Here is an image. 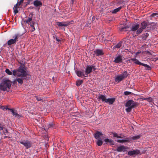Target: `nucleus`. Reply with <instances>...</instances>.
<instances>
[{
    "label": "nucleus",
    "mask_w": 158,
    "mask_h": 158,
    "mask_svg": "<svg viewBox=\"0 0 158 158\" xmlns=\"http://www.w3.org/2000/svg\"><path fill=\"white\" fill-rule=\"evenodd\" d=\"M148 25L147 22L146 21H143L140 24V27L136 31V34L138 35L141 33L143 30L145 29Z\"/></svg>",
    "instance_id": "39448f33"
},
{
    "label": "nucleus",
    "mask_w": 158,
    "mask_h": 158,
    "mask_svg": "<svg viewBox=\"0 0 158 158\" xmlns=\"http://www.w3.org/2000/svg\"><path fill=\"white\" fill-rule=\"evenodd\" d=\"M114 62L116 63H121L123 62L122 56L118 55L115 58Z\"/></svg>",
    "instance_id": "ddd939ff"
},
{
    "label": "nucleus",
    "mask_w": 158,
    "mask_h": 158,
    "mask_svg": "<svg viewBox=\"0 0 158 158\" xmlns=\"http://www.w3.org/2000/svg\"><path fill=\"white\" fill-rule=\"evenodd\" d=\"M149 35V34L148 33L144 34L143 35V38L145 39Z\"/></svg>",
    "instance_id": "4c0bfd02"
},
{
    "label": "nucleus",
    "mask_w": 158,
    "mask_h": 158,
    "mask_svg": "<svg viewBox=\"0 0 158 158\" xmlns=\"http://www.w3.org/2000/svg\"><path fill=\"white\" fill-rule=\"evenodd\" d=\"M92 67L90 65H87L85 69V73L83 74L82 76L84 77H87L88 76V75L92 72Z\"/></svg>",
    "instance_id": "1a4fd4ad"
},
{
    "label": "nucleus",
    "mask_w": 158,
    "mask_h": 158,
    "mask_svg": "<svg viewBox=\"0 0 158 158\" xmlns=\"http://www.w3.org/2000/svg\"><path fill=\"white\" fill-rule=\"evenodd\" d=\"M6 110H10L12 113V114L14 113V112L15 111V110H14L13 109H10V108H8V107H6Z\"/></svg>",
    "instance_id": "a19ab883"
},
{
    "label": "nucleus",
    "mask_w": 158,
    "mask_h": 158,
    "mask_svg": "<svg viewBox=\"0 0 158 158\" xmlns=\"http://www.w3.org/2000/svg\"><path fill=\"white\" fill-rule=\"evenodd\" d=\"M35 23L34 22H32L31 23H30V26L32 27V29L31 30V31L33 32L35 30V28L34 26V24Z\"/></svg>",
    "instance_id": "c756f323"
},
{
    "label": "nucleus",
    "mask_w": 158,
    "mask_h": 158,
    "mask_svg": "<svg viewBox=\"0 0 158 158\" xmlns=\"http://www.w3.org/2000/svg\"><path fill=\"white\" fill-rule=\"evenodd\" d=\"M121 7H119L118 8L114 9L112 12V13L113 14H115L117 12L119 11L121 9Z\"/></svg>",
    "instance_id": "c85d7f7f"
},
{
    "label": "nucleus",
    "mask_w": 158,
    "mask_h": 158,
    "mask_svg": "<svg viewBox=\"0 0 158 158\" xmlns=\"http://www.w3.org/2000/svg\"><path fill=\"white\" fill-rule=\"evenodd\" d=\"M127 27H121L119 29V30L120 31H127L126 29Z\"/></svg>",
    "instance_id": "e433bc0d"
},
{
    "label": "nucleus",
    "mask_w": 158,
    "mask_h": 158,
    "mask_svg": "<svg viewBox=\"0 0 158 158\" xmlns=\"http://www.w3.org/2000/svg\"><path fill=\"white\" fill-rule=\"evenodd\" d=\"M53 123H51L50 124H49L48 125V128H50V127H52L53 126Z\"/></svg>",
    "instance_id": "c03bdc74"
},
{
    "label": "nucleus",
    "mask_w": 158,
    "mask_h": 158,
    "mask_svg": "<svg viewBox=\"0 0 158 158\" xmlns=\"http://www.w3.org/2000/svg\"><path fill=\"white\" fill-rule=\"evenodd\" d=\"M128 74L127 71H125L121 74L117 75L115 77V81L116 82L119 83L127 78Z\"/></svg>",
    "instance_id": "20e7f679"
},
{
    "label": "nucleus",
    "mask_w": 158,
    "mask_h": 158,
    "mask_svg": "<svg viewBox=\"0 0 158 158\" xmlns=\"http://www.w3.org/2000/svg\"><path fill=\"white\" fill-rule=\"evenodd\" d=\"M112 134L113 135L114 137L117 138H123V137H122L120 136H119L115 132L112 133Z\"/></svg>",
    "instance_id": "a878e982"
},
{
    "label": "nucleus",
    "mask_w": 158,
    "mask_h": 158,
    "mask_svg": "<svg viewBox=\"0 0 158 158\" xmlns=\"http://www.w3.org/2000/svg\"><path fill=\"white\" fill-rule=\"evenodd\" d=\"M32 13L30 14V15H29V16L28 18L27 19L24 20V22L27 23H28L29 24H29V23L32 20Z\"/></svg>",
    "instance_id": "aec40b11"
},
{
    "label": "nucleus",
    "mask_w": 158,
    "mask_h": 158,
    "mask_svg": "<svg viewBox=\"0 0 158 158\" xmlns=\"http://www.w3.org/2000/svg\"><path fill=\"white\" fill-rule=\"evenodd\" d=\"M141 65L145 67V69L149 70L151 69V67L146 64L142 63Z\"/></svg>",
    "instance_id": "393cba45"
},
{
    "label": "nucleus",
    "mask_w": 158,
    "mask_h": 158,
    "mask_svg": "<svg viewBox=\"0 0 158 158\" xmlns=\"http://www.w3.org/2000/svg\"><path fill=\"white\" fill-rule=\"evenodd\" d=\"M103 135L102 132H100L99 131H97L94 134V137L95 139H100V136H102Z\"/></svg>",
    "instance_id": "6ab92c4d"
},
{
    "label": "nucleus",
    "mask_w": 158,
    "mask_h": 158,
    "mask_svg": "<svg viewBox=\"0 0 158 158\" xmlns=\"http://www.w3.org/2000/svg\"><path fill=\"white\" fill-rule=\"evenodd\" d=\"M139 24L137 23L133 24L131 27V31H137V30L139 29Z\"/></svg>",
    "instance_id": "a211bd4d"
},
{
    "label": "nucleus",
    "mask_w": 158,
    "mask_h": 158,
    "mask_svg": "<svg viewBox=\"0 0 158 158\" xmlns=\"http://www.w3.org/2000/svg\"><path fill=\"white\" fill-rule=\"evenodd\" d=\"M13 74L15 76H17L18 77H21V78H16L13 82V84H15L16 82H18L19 83L22 84L23 83V80L28 79L30 78V75L27 73L26 69L24 67L21 66L16 70L13 71Z\"/></svg>",
    "instance_id": "f257e3e1"
},
{
    "label": "nucleus",
    "mask_w": 158,
    "mask_h": 158,
    "mask_svg": "<svg viewBox=\"0 0 158 158\" xmlns=\"http://www.w3.org/2000/svg\"><path fill=\"white\" fill-rule=\"evenodd\" d=\"M104 141L107 143H109L110 144L113 145L114 144V142L112 139H105Z\"/></svg>",
    "instance_id": "5701e85b"
},
{
    "label": "nucleus",
    "mask_w": 158,
    "mask_h": 158,
    "mask_svg": "<svg viewBox=\"0 0 158 158\" xmlns=\"http://www.w3.org/2000/svg\"><path fill=\"white\" fill-rule=\"evenodd\" d=\"M69 24V23L67 22H58L57 25L59 27H67Z\"/></svg>",
    "instance_id": "2eb2a0df"
},
{
    "label": "nucleus",
    "mask_w": 158,
    "mask_h": 158,
    "mask_svg": "<svg viewBox=\"0 0 158 158\" xmlns=\"http://www.w3.org/2000/svg\"><path fill=\"white\" fill-rule=\"evenodd\" d=\"M24 0H20V1L15 4L13 8V10L14 11V13L15 15L18 12V10L17 9L18 7V5H20V4L22 3L23 2Z\"/></svg>",
    "instance_id": "f8f14e48"
},
{
    "label": "nucleus",
    "mask_w": 158,
    "mask_h": 158,
    "mask_svg": "<svg viewBox=\"0 0 158 158\" xmlns=\"http://www.w3.org/2000/svg\"><path fill=\"white\" fill-rule=\"evenodd\" d=\"M5 72L9 75H11L12 74V72H11L8 69H6Z\"/></svg>",
    "instance_id": "f704fd0d"
},
{
    "label": "nucleus",
    "mask_w": 158,
    "mask_h": 158,
    "mask_svg": "<svg viewBox=\"0 0 158 158\" xmlns=\"http://www.w3.org/2000/svg\"><path fill=\"white\" fill-rule=\"evenodd\" d=\"M146 98H144L142 96L140 98V99L142 100H146Z\"/></svg>",
    "instance_id": "49530a36"
},
{
    "label": "nucleus",
    "mask_w": 158,
    "mask_h": 158,
    "mask_svg": "<svg viewBox=\"0 0 158 158\" xmlns=\"http://www.w3.org/2000/svg\"><path fill=\"white\" fill-rule=\"evenodd\" d=\"M158 15V13H155L152 14L150 16L152 18L155 17V16Z\"/></svg>",
    "instance_id": "58836bf2"
},
{
    "label": "nucleus",
    "mask_w": 158,
    "mask_h": 158,
    "mask_svg": "<svg viewBox=\"0 0 158 158\" xmlns=\"http://www.w3.org/2000/svg\"><path fill=\"white\" fill-rule=\"evenodd\" d=\"M138 103L135 102L133 100H129L127 101L125 104L126 107H129L133 105L134 107H136Z\"/></svg>",
    "instance_id": "6e6552de"
},
{
    "label": "nucleus",
    "mask_w": 158,
    "mask_h": 158,
    "mask_svg": "<svg viewBox=\"0 0 158 158\" xmlns=\"http://www.w3.org/2000/svg\"><path fill=\"white\" fill-rule=\"evenodd\" d=\"M36 98L37 101H40L42 100V99L40 97H38L37 96L36 97Z\"/></svg>",
    "instance_id": "37998d69"
},
{
    "label": "nucleus",
    "mask_w": 158,
    "mask_h": 158,
    "mask_svg": "<svg viewBox=\"0 0 158 158\" xmlns=\"http://www.w3.org/2000/svg\"><path fill=\"white\" fill-rule=\"evenodd\" d=\"M140 152L139 150H133L130 151L128 152V154L130 156H133L135 155H137Z\"/></svg>",
    "instance_id": "dca6fc26"
},
{
    "label": "nucleus",
    "mask_w": 158,
    "mask_h": 158,
    "mask_svg": "<svg viewBox=\"0 0 158 158\" xmlns=\"http://www.w3.org/2000/svg\"><path fill=\"white\" fill-rule=\"evenodd\" d=\"M98 99L101 100L103 102L108 103L109 104H112L115 101L114 98H106L104 95L100 94L98 97Z\"/></svg>",
    "instance_id": "7ed1b4c3"
},
{
    "label": "nucleus",
    "mask_w": 158,
    "mask_h": 158,
    "mask_svg": "<svg viewBox=\"0 0 158 158\" xmlns=\"http://www.w3.org/2000/svg\"><path fill=\"white\" fill-rule=\"evenodd\" d=\"M147 52L149 54H151V52L148 51H147Z\"/></svg>",
    "instance_id": "09e8293b"
},
{
    "label": "nucleus",
    "mask_w": 158,
    "mask_h": 158,
    "mask_svg": "<svg viewBox=\"0 0 158 158\" xmlns=\"http://www.w3.org/2000/svg\"><path fill=\"white\" fill-rule=\"evenodd\" d=\"M83 81L82 80H79L76 81V84L77 86H79L83 83Z\"/></svg>",
    "instance_id": "bb28decb"
},
{
    "label": "nucleus",
    "mask_w": 158,
    "mask_h": 158,
    "mask_svg": "<svg viewBox=\"0 0 158 158\" xmlns=\"http://www.w3.org/2000/svg\"><path fill=\"white\" fill-rule=\"evenodd\" d=\"M11 81L7 79H5L0 84V89L5 91L8 89H10L11 85Z\"/></svg>",
    "instance_id": "f03ea898"
},
{
    "label": "nucleus",
    "mask_w": 158,
    "mask_h": 158,
    "mask_svg": "<svg viewBox=\"0 0 158 158\" xmlns=\"http://www.w3.org/2000/svg\"><path fill=\"white\" fill-rule=\"evenodd\" d=\"M19 143L23 144L27 149H28L31 147L32 144L31 141L28 140L19 141Z\"/></svg>",
    "instance_id": "423d86ee"
},
{
    "label": "nucleus",
    "mask_w": 158,
    "mask_h": 158,
    "mask_svg": "<svg viewBox=\"0 0 158 158\" xmlns=\"http://www.w3.org/2000/svg\"><path fill=\"white\" fill-rule=\"evenodd\" d=\"M6 107H7L6 106H4L3 107V106H0V108L2 109L3 110H6Z\"/></svg>",
    "instance_id": "79ce46f5"
},
{
    "label": "nucleus",
    "mask_w": 158,
    "mask_h": 158,
    "mask_svg": "<svg viewBox=\"0 0 158 158\" xmlns=\"http://www.w3.org/2000/svg\"><path fill=\"white\" fill-rule=\"evenodd\" d=\"M119 4H121L122 3H121V1H120L119 2Z\"/></svg>",
    "instance_id": "3c124183"
},
{
    "label": "nucleus",
    "mask_w": 158,
    "mask_h": 158,
    "mask_svg": "<svg viewBox=\"0 0 158 158\" xmlns=\"http://www.w3.org/2000/svg\"><path fill=\"white\" fill-rule=\"evenodd\" d=\"M124 94L126 95H128L131 94L132 93L130 92L126 91L124 92Z\"/></svg>",
    "instance_id": "ea45409f"
},
{
    "label": "nucleus",
    "mask_w": 158,
    "mask_h": 158,
    "mask_svg": "<svg viewBox=\"0 0 158 158\" xmlns=\"http://www.w3.org/2000/svg\"><path fill=\"white\" fill-rule=\"evenodd\" d=\"M7 137H8L7 136H4V139H6V138H7Z\"/></svg>",
    "instance_id": "8fccbe9b"
},
{
    "label": "nucleus",
    "mask_w": 158,
    "mask_h": 158,
    "mask_svg": "<svg viewBox=\"0 0 158 158\" xmlns=\"http://www.w3.org/2000/svg\"><path fill=\"white\" fill-rule=\"evenodd\" d=\"M128 149L127 147H126L124 145H121L117 148V151L118 152H125Z\"/></svg>",
    "instance_id": "9d476101"
},
{
    "label": "nucleus",
    "mask_w": 158,
    "mask_h": 158,
    "mask_svg": "<svg viewBox=\"0 0 158 158\" xmlns=\"http://www.w3.org/2000/svg\"><path fill=\"white\" fill-rule=\"evenodd\" d=\"M12 114L13 115L15 116V117H17L19 118H20L21 117V116L18 114V113L16 111H15L14 112V113H13Z\"/></svg>",
    "instance_id": "7c9ffc66"
},
{
    "label": "nucleus",
    "mask_w": 158,
    "mask_h": 158,
    "mask_svg": "<svg viewBox=\"0 0 158 158\" xmlns=\"http://www.w3.org/2000/svg\"><path fill=\"white\" fill-rule=\"evenodd\" d=\"M18 34H15V36L13 38L14 39H11L7 41V44L8 45H10L13 44H15L16 42L18 41Z\"/></svg>",
    "instance_id": "0eeeda50"
},
{
    "label": "nucleus",
    "mask_w": 158,
    "mask_h": 158,
    "mask_svg": "<svg viewBox=\"0 0 158 158\" xmlns=\"http://www.w3.org/2000/svg\"><path fill=\"white\" fill-rule=\"evenodd\" d=\"M140 138V136L139 135H137L136 136H133L131 139L133 140H136L138 139H139Z\"/></svg>",
    "instance_id": "72a5a7b5"
},
{
    "label": "nucleus",
    "mask_w": 158,
    "mask_h": 158,
    "mask_svg": "<svg viewBox=\"0 0 158 158\" xmlns=\"http://www.w3.org/2000/svg\"><path fill=\"white\" fill-rule=\"evenodd\" d=\"M147 101L150 102H153V99L151 97H149L148 98H146V100Z\"/></svg>",
    "instance_id": "473e14b6"
},
{
    "label": "nucleus",
    "mask_w": 158,
    "mask_h": 158,
    "mask_svg": "<svg viewBox=\"0 0 158 158\" xmlns=\"http://www.w3.org/2000/svg\"><path fill=\"white\" fill-rule=\"evenodd\" d=\"M131 141V139L126 138L125 139H118L117 141V142L119 143H123L125 142H130Z\"/></svg>",
    "instance_id": "412c9836"
},
{
    "label": "nucleus",
    "mask_w": 158,
    "mask_h": 158,
    "mask_svg": "<svg viewBox=\"0 0 158 158\" xmlns=\"http://www.w3.org/2000/svg\"><path fill=\"white\" fill-rule=\"evenodd\" d=\"M4 126V125L0 123V131H2L3 134L5 135H6L7 133H8V131L7 128L5 127ZM0 133H1V132H0Z\"/></svg>",
    "instance_id": "4468645a"
},
{
    "label": "nucleus",
    "mask_w": 158,
    "mask_h": 158,
    "mask_svg": "<svg viewBox=\"0 0 158 158\" xmlns=\"http://www.w3.org/2000/svg\"><path fill=\"white\" fill-rule=\"evenodd\" d=\"M123 42L122 41H119L116 45H115L113 47V48H122L123 47Z\"/></svg>",
    "instance_id": "f3484780"
},
{
    "label": "nucleus",
    "mask_w": 158,
    "mask_h": 158,
    "mask_svg": "<svg viewBox=\"0 0 158 158\" xmlns=\"http://www.w3.org/2000/svg\"><path fill=\"white\" fill-rule=\"evenodd\" d=\"M77 74L78 77H81L82 75V74H84L82 72L80 71H77L76 73Z\"/></svg>",
    "instance_id": "c9c22d12"
},
{
    "label": "nucleus",
    "mask_w": 158,
    "mask_h": 158,
    "mask_svg": "<svg viewBox=\"0 0 158 158\" xmlns=\"http://www.w3.org/2000/svg\"><path fill=\"white\" fill-rule=\"evenodd\" d=\"M33 4L35 6L37 7L40 6H42V3L41 2L36 0L34 2Z\"/></svg>",
    "instance_id": "4be33fe9"
},
{
    "label": "nucleus",
    "mask_w": 158,
    "mask_h": 158,
    "mask_svg": "<svg viewBox=\"0 0 158 158\" xmlns=\"http://www.w3.org/2000/svg\"><path fill=\"white\" fill-rule=\"evenodd\" d=\"M131 60L134 62V63L136 64L141 65L142 63L140 62L137 59L135 58H132Z\"/></svg>",
    "instance_id": "b1692460"
},
{
    "label": "nucleus",
    "mask_w": 158,
    "mask_h": 158,
    "mask_svg": "<svg viewBox=\"0 0 158 158\" xmlns=\"http://www.w3.org/2000/svg\"><path fill=\"white\" fill-rule=\"evenodd\" d=\"M91 66L92 67V70L93 69L94 71H95L96 70V68H95V66H94L91 65Z\"/></svg>",
    "instance_id": "a18cd8bd"
},
{
    "label": "nucleus",
    "mask_w": 158,
    "mask_h": 158,
    "mask_svg": "<svg viewBox=\"0 0 158 158\" xmlns=\"http://www.w3.org/2000/svg\"><path fill=\"white\" fill-rule=\"evenodd\" d=\"M102 143L103 142L102 140H101L100 139H99L98 140L97 142V143L98 146H101L102 145Z\"/></svg>",
    "instance_id": "2f4dec72"
},
{
    "label": "nucleus",
    "mask_w": 158,
    "mask_h": 158,
    "mask_svg": "<svg viewBox=\"0 0 158 158\" xmlns=\"http://www.w3.org/2000/svg\"><path fill=\"white\" fill-rule=\"evenodd\" d=\"M94 54H93L94 56H102L104 54L103 51L102 50L99 49H97L94 52Z\"/></svg>",
    "instance_id": "9b49d317"
},
{
    "label": "nucleus",
    "mask_w": 158,
    "mask_h": 158,
    "mask_svg": "<svg viewBox=\"0 0 158 158\" xmlns=\"http://www.w3.org/2000/svg\"><path fill=\"white\" fill-rule=\"evenodd\" d=\"M134 106L133 105L132 106L128 107L126 109V111L128 113L130 112L131 111L132 109L133 108H135V107H134Z\"/></svg>",
    "instance_id": "cd10ccee"
},
{
    "label": "nucleus",
    "mask_w": 158,
    "mask_h": 158,
    "mask_svg": "<svg viewBox=\"0 0 158 158\" xmlns=\"http://www.w3.org/2000/svg\"><path fill=\"white\" fill-rule=\"evenodd\" d=\"M56 41L58 42H59L60 41V40L58 39V38L57 37H56Z\"/></svg>",
    "instance_id": "de8ad7c7"
}]
</instances>
